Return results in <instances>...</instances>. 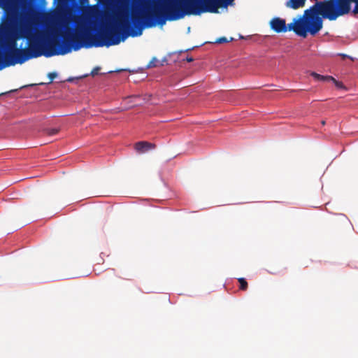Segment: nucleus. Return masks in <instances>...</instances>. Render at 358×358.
Instances as JSON below:
<instances>
[{"label": "nucleus", "instance_id": "f257e3e1", "mask_svg": "<svg viewBox=\"0 0 358 358\" xmlns=\"http://www.w3.org/2000/svg\"><path fill=\"white\" fill-rule=\"evenodd\" d=\"M80 6L85 7L86 17L107 26L98 35L92 38V43L84 42L86 48L109 47L118 45L129 36H138L142 34V24L152 27L142 17V13L150 9L155 3H141L140 8H131L130 0H99L103 6L98 4L88 5L89 0H78Z\"/></svg>", "mask_w": 358, "mask_h": 358}, {"label": "nucleus", "instance_id": "f03ea898", "mask_svg": "<svg viewBox=\"0 0 358 358\" xmlns=\"http://www.w3.org/2000/svg\"><path fill=\"white\" fill-rule=\"evenodd\" d=\"M53 9L46 10V57L78 50L86 38L78 25L76 0H53Z\"/></svg>", "mask_w": 358, "mask_h": 358}, {"label": "nucleus", "instance_id": "7ed1b4c3", "mask_svg": "<svg viewBox=\"0 0 358 358\" xmlns=\"http://www.w3.org/2000/svg\"><path fill=\"white\" fill-rule=\"evenodd\" d=\"M235 0H162L142 13L149 26H163L166 21H176L186 15L217 13L220 8L232 6Z\"/></svg>", "mask_w": 358, "mask_h": 358}, {"label": "nucleus", "instance_id": "20e7f679", "mask_svg": "<svg viewBox=\"0 0 358 358\" xmlns=\"http://www.w3.org/2000/svg\"><path fill=\"white\" fill-rule=\"evenodd\" d=\"M18 38L26 39L27 46L19 48L16 38L8 40L7 50H0V70L45 56V16L20 20Z\"/></svg>", "mask_w": 358, "mask_h": 358}, {"label": "nucleus", "instance_id": "39448f33", "mask_svg": "<svg viewBox=\"0 0 358 358\" xmlns=\"http://www.w3.org/2000/svg\"><path fill=\"white\" fill-rule=\"evenodd\" d=\"M324 11L320 2L315 3L308 9L304 10L303 15L293 20V22L287 24L285 20L280 17H273L270 21V27L276 33H285L293 31L296 35L306 38L309 33L315 36L322 28Z\"/></svg>", "mask_w": 358, "mask_h": 358}, {"label": "nucleus", "instance_id": "423d86ee", "mask_svg": "<svg viewBox=\"0 0 358 358\" xmlns=\"http://www.w3.org/2000/svg\"><path fill=\"white\" fill-rule=\"evenodd\" d=\"M0 6L8 8L19 6L22 13L20 20L45 16V0H0Z\"/></svg>", "mask_w": 358, "mask_h": 358}, {"label": "nucleus", "instance_id": "0eeeda50", "mask_svg": "<svg viewBox=\"0 0 358 358\" xmlns=\"http://www.w3.org/2000/svg\"><path fill=\"white\" fill-rule=\"evenodd\" d=\"M355 4L352 13L358 14V0H326L320 2L324 11V18L330 21L336 20L338 17L350 13L351 4Z\"/></svg>", "mask_w": 358, "mask_h": 358}, {"label": "nucleus", "instance_id": "6e6552de", "mask_svg": "<svg viewBox=\"0 0 358 358\" xmlns=\"http://www.w3.org/2000/svg\"><path fill=\"white\" fill-rule=\"evenodd\" d=\"M355 4L352 13L358 14V0H326L320 2L324 11V18L330 21L336 20L338 17L350 13L351 4Z\"/></svg>", "mask_w": 358, "mask_h": 358}, {"label": "nucleus", "instance_id": "1a4fd4ad", "mask_svg": "<svg viewBox=\"0 0 358 358\" xmlns=\"http://www.w3.org/2000/svg\"><path fill=\"white\" fill-rule=\"evenodd\" d=\"M156 145L147 141H139L135 144V149L139 153H144L150 150L155 149Z\"/></svg>", "mask_w": 358, "mask_h": 358}, {"label": "nucleus", "instance_id": "9d476101", "mask_svg": "<svg viewBox=\"0 0 358 358\" xmlns=\"http://www.w3.org/2000/svg\"><path fill=\"white\" fill-rule=\"evenodd\" d=\"M306 0H289L286 2V7L294 10L302 8L305 6Z\"/></svg>", "mask_w": 358, "mask_h": 358}, {"label": "nucleus", "instance_id": "9b49d317", "mask_svg": "<svg viewBox=\"0 0 358 358\" xmlns=\"http://www.w3.org/2000/svg\"><path fill=\"white\" fill-rule=\"evenodd\" d=\"M310 75L317 80L330 81L331 80H334V78L331 76H322L315 72H312Z\"/></svg>", "mask_w": 358, "mask_h": 358}, {"label": "nucleus", "instance_id": "f8f14e48", "mask_svg": "<svg viewBox=\"0 0 358 358\" xmlns=\"http://www.w3.org/2000/svg\"><path fill=\"white\" fill-rule=\"evenodd\" d=\"M238 282L240 283L239 289L241 290H246L248 289V285L247 281L243 278H240L238 279Z\"/></svg>", "mask_w": 358, "mask_h": 358}, {"label": "nucleus", "instance_id": "ddd939ff", "mask_svg": "<svg viewBox=\"0 0 358 358\" xmlns=\"http://www.w3.org/2000/svg\"><path fill=\"white\" fill-rule=\"evenodd\" d=\"M159 63L158 59L156 57H153L148 64V68L156 67Z\"/></svg>", "mask_w": 358, "mask_h": 358}, {"label": "nucleus", "instance_id": "4468645a", "mask_svg": "<svg viewBox=\"0 0 358 358\" xmlns=\"http://www.w3.org/2000/svg\"><path fill=\"white\" fill-rule=\"evenodd\" d=\"M57 76H58V75H57V73L56 72L49 73L48 74V78H49L50 81H49L48 83H46V85H47V84H50V83H52V81H53V80H54L55 78H56L57 77Z\"/></svg>", "mask_w": 358, "mask_h": 358}, {"label": "nucleus", "instance_id": "2eb2a0df", "mask_svg": "<svg viewBox=\"0 0 358 358\" xmlns=\"http://www.w3.org/2000/svg\"><path fill=\"white\" fill-rule=\"evenodd\" d=\"M233 41V38H231L229 41L227 40V38L226 37H220V38H218L215 40V43H227L228 41Z\"/></svg>", "mask_w": 358, "mask_h": 358}, {"label": "nucleus", "instance_id": "dca6fc26", "mask_svg": "<svg viewBox=\"0 0 358 358\" xmlns=\"http://www.w3.org/2000/svg\"><path fill=\"white\" fill-rule=\"evenodd\" d=\"M58 129H46V136L48 135V136H53V135H55L56 134H57L58 132Z\"/></svg>", "mask_w": 358, "mask_h": 358}, {"label": "nucleus", "instance_id": "f3484780", "mask_svg": "<svg viewBox=\"0 0 358 358\" xmlns=\"http://www.w3.org/2000/svg\"><path fill=\"white\" fill-rule=\"evenodd\" d=\"M330 81H332L338 88H339V89H345V87L344 85L343 84V83L336 80L334 78V80H331Z\"/></svg>", "mask_w": 358, "mask_h": 358}, {"label": "nucleus", "instance_id": "a211bd4d", "mask_svg": "<svg viewBox=\"0 0 358 358\" xmlns=\"http://www.w3.org/2000/svg\"><path fill=\"white\" fill-rule=\"evenodd\" d=\"M100 70V67H96L94 69H92L91 72V75L94 76L98 74V71Z\"/></svg>", "mask_w": 358, "mask_h": 358}, {"label": "nucleus", "instance_id": "6ab92c4d", "mask_svg": "<svg viewBox=\"0 0 358 358\" xmlns=\"http://www.w3.org/2000/svg\"><path fill=\"white\" fill-rule=\"evenodd\" d=\"M73 80H74V78H71L70 77V78H67L66 80H61L60 82H65V81H66V82H73Z\"/></svg>", "mask_w": 358, "mask_h": 358}, {"label": "nucleus", "instance_id": "aec40b11", "mask_svg": "<svg viewBox=\"0 0 358 358\" xmlns=\"http://www.w3.org/2000/svg\"><path fill=\"white\" fill-rule=\"evenodd\" d=\"M339 55L341 56L343 59L347 58V57L350 58V57L348 55H345V54H339Z\"/></svg>", "mask_w": 358, "mask_h": 358}, {"label": "nucleus", "instance_id": "412c9836", "mask_svg": "<svg viewBox=\"0 0 358 358\" xmlns=\"http://www.w3.org/2000/svg\"><path fill=\"white\" fill-rule=\"evenodd\" d=\"M186 60L188 62H192L194 59L192 57H187Z\"/></svg>", "mask_w": 358, "mask_h": 358}, {"label": "nucleus", "instance_id": "4be33fe9", "mask_svg": "<svg viewBox=\"0 0 358 358\" xmlns=\"http://www.w3.org/2000/svg\"><path fill=\"white\" fill-rule=\"evenodd\" d=\"M321 124H322V125H324V124H325V121H324V120H322V121L321 122Z\"/></svg>", "mask_w": 358, "mask_h": 358}]
</instances>
